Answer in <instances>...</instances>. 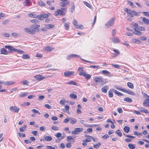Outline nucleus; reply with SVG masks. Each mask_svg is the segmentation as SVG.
<instances>
[{
    "label": "nucleus",
    "instance_id": "obj_1",
    "mask_svg": "<svg viewBox=\"0 0 149 149\" xmlns=\"http://www.w3.org/2000/svg\"><path fill=\"white\" fill-rule=\"evenodd\" d=\"M115 19V17H113L111 18L105 24V27L106 28H108L112 26L114 23Z\"/></svg>",
    "mask_w": 149,
    "mask_h": 149
},
{
    "label": "nucleus",
    "instance_id": "obj_45",
    "mask_svg": "<svg viewBox=\"0 0 149 149\" xmlns=\"http://www.w3.org/2000/svg\"><path fill=\"white\" fill-rule=\"evenodd\" d=\"M22 58L24 59L29 58L30 56L28 54H24L22 55Z\"/></svg>",
    "mask_w": 149,
    "mask_h": 149
},
{
    "label": "nucleus",
    "instance_id": "obj_8",
    "mask_svg": "<svg viewBox=\"0 0 149 149\" xmlns=\"http://www.w3.org/2000/svg\"><path fill=\"white\" fill-rule=\"evenodd\" d=\"M84 67H79L77 70V71L79 72V75L80 76H83L86 73V72L84 70Z\"/></svg>",
    "mask_w": 149,
    "mask_h": 149
},
{
    "label": "nucleus",
    "instance_id": "obj_58",
    "mask_svg": "<svg viewBox=\"0 0 149 149\" xmlns=\"http://www.w3.org/2000/svg\"><path fill=\"white\" fill-rule=\"evenodd\" d=\"M65 103V101L64 100H61L59 102V103L60 104L63 105H64Z\"/></svg>",
    "mask_w": 149,
    "mask_h": 149
},
{
    "label": "nucleus",
    "instance_id": "obj_16",
    "mask_svg": "<svg viewBox=\"0 0 149 149\" xmlns=\"http://www.w3.org/2000/svg\"><path fill=\"white\" fill-rule=\"evenodd\" d=\"M78 57H80V56H79L76 54H71L68 56L67 59L68 60H69L71 58H75Z\"/></svg>",
    "mask_w": 149,
    "mask_h": 149
},
{
    "label": "nucleus",
    "instance_id": "obj_6",
    "mask_svg": "<svg viewBox=\"0 0 149 149\" xmlns=\"http://www.w3.org/2000/svg\"><path fill=\"white\" fill-rule=\"evenodd\" d=\"M83 129L82 128L80 127L76 128L74 129V130L72 132V133L73 134H78L80 132L83 131Z\"/></svg>",
    "mask_w": 149,
    "mask_h": 149
},
{
    "label": "nucleus",
    "instance_id": "obj_54",
    "mask_svg": "<svg viewBox=\"0 0 149 149\" xmlns=\"http://www.w3.org/2000/svg\"><path fill=\"white\" fill-rule=\"evenodd\" d=\"M22 83L24 85H28L29 82L27 80H24L22 81Z\"/></svg>",
    "mask_w": 149,
    "mask_h": 149
},
{
    "label": "nucleus",
    "instance_id": "obj_61",
    "mask_svg": "<svg viewBox=\"0 0 149 149\" xmlns=\"http://www.w3.org/2000/svg\"><path fill=\"white\" fill-rule=\"evenodd\" d=\"M70 123L72 124H74L77 123V120L76 119H71Z\"/></svg>",
    "mask_w": 149,
    "mask_h": 149
},
{
    "label": "nucleus",
    "instance_id": "obj_26",
    "mask_svg": "<svg viewBox=\"0 0 149 149\" xmlns=\"http://www.w3.org/2000/svg\"><path fill=\"white\" fill-rule=\"evenodd\" d=\"M1 54H7L8 52L7 50L3 48H2L1 49Z\"/></svg>",
    "mask_w": 149,
    "mask_h": 149
},
{
    "label": "nucleus",
    "instance_id": "obj_36",
    "mask_svg": "<svg viewBox=\"0 0 149 149\" xmlns=\"http://www.w3.org/2000/svg\"><path fill=\"white\" fill-rule=\"evenodd\" d=\"M54 25H52L50 24H46L45 25V27L48 29H50L53 28L54 27Z\"/></svg>",
    "mask_w": 149,
    "mask_h": 149
},
{
    "label": "nucleus",
    "instance_id": "obj_46",
    "mask_svg": "<svg viewBox=\"0 0 149 149\" xmlns=\"http://www.w3.org/2000/svg\"><path fill=\"white\" fill-rule=\"evenodd\" d=\"M75 8V5L74 3H73L71 8L70 12L71 13H73V12L74 11V10Z\"/></svg>",
    "mask_w": 149,
    "mask_h": 149
},
{
    "label": "nucleus",
    "instance_id": "obj_18",
    "mask_svg": "<svg viewBox=\"0 0 149 149\" xmlns=\"http://www.w3.org/2000/svg\"><path fill=\"white\" fill-rule=\"evenodd\" d=\"M101 73L103 74L107 75V76H109V77H111V76L110 75L111 74V73L109 72L107 70H102L101 71Z\"/></svg>",
    "mask_w": 149,
    "mask_h": 149
},
{
    "label": "nucleus",
    "instance_id": "obj_25",
    "mask_svg": "<svg viewBox=\"0 0 149 149\" xmlns=\"http://www.w3.org/2000/svg\"><path fill=\"white\" fill-rule=\"evenodd\" d=\"M86 79L88 80L91 78V75L89 74H86V72L83 75Z\"/></svg>",
    "mask_w": 149,
    "mask_h": 149
},
{
    "label": "nucleus",
    "instance_id": "obj_34",
    "mask_svg": "<svg viewBox=\"0 0 149 149\" xmlns=\"http://www.w3.org/2000/svg\"><path fill=\"white\" fill-rule=\"evenodd\" d=\"M69 25L70 23L69 22L64 23V26L66 30H68L69 29Z\"/></svg>",
    "mask_w": 149,
    "mask_h": 149
},
{
    "label": "nucleus",
    "instance_id": "obj_53",
    "mask_svg": "<svg viewBox=\"0 0 149 149\" xmlns=\"http://www.w3.org/2000/svg\"><path fill=\"white\" fill-rule=\"evenodd\" d=\"M116 34V30L115 29H113L112 30V36L113 37H114Z\"/></svg>",
    "mask_w": 149,
    "mask_h": 149
},
{
    "label": "nucleus",
    "instance_id": "obj_51",
    "mask_svg": "<svg viewBox=\"0 0 149 149\" xmlns=\"http://www.w3.org/2000/svg\"><path fill=\"white\" fill-rule=\"evenodd\" d=\"M111 65L113 66L114 68H116L120 69V66L118 65L113 64H111Z\"/></svg>",
    "mask_w": 149,
    "mask_h": 149
},
{
    "label": "nucleus",
    "instance_id": "obj_22",
    "mask_svg": "<svg viewBox=\"0 0 149 149\" xmlns=\"http://www.w3.org/2000/svg\"><path fill=\"white\" fill-rule=\"evenodd\" d=\"M109 89V87L107 85H105L101 88L102 91L105 93L107 92V90Z\"/></svg>",
    "mask_w": 149,
    "mask_h": 149
},
{
    "label": "nucleus",
    "instance_id": "obj_31",
    "mask_svg": "<svg viewBox=\"0 0 149 149\" xmlns=\"http://www.w3.org/2000/svg\"><path fill=\"white\" fill-rule=\"evenodd\" d=\"M28 15L29 17H31L38 18V15H36L34 13L29 14H28Z\"/></svg>",
    "mask_w": 149,
    "mask_h": 149
},
{
    "label": "nucleus",
    "instance_id": "obj_60",
    "mask_svg": "<svg viewBox=\"0 0 149 149\" xmlns=\"http://www.w3.org/2000/svg\"><path fill=\"white\" fill-rule=\"evenodd\" d=\"M123 135L125 137H129L130 138H135V137L134 136H130V135H127L125 133H124L123 134Z\"/></svg>",
    "mask_w": 149,
    "mask_h": 149
},
{
    "label": "nucleus",
    "instance_id": "obj_55",
    "mask_svg": "<svg viewBox=\"0 0 149 149\" xmlns=\"http://www.w3.org/2000/svg\"><path fill=\"white\" fill-rule=\"evenodd\" d=\"M89 67L91 68L97 69H99L100 68L99 65H91L89 66Z\"/></svg>",
    "mask_w": 149,
    "mask_h": 149
},
{
    "label": "nucleus",
    "instance_id": "obj_48",
    "mask_svg": "<svg viewBox=\"0 0 149 149\" xmlns=\"http://www.w3.org/2000/svg\"><path fill=\"white\" fill-rule=\"evenodd\" d=\"M132 42L134 43H139L140 42V41L139 40H137L136 39H133L132 40Z\"/></svg>",
    "mask_w": 149,
    "mask_h": 149
},
{
    "label": "nucleus",
    "instance_id": "obj_57",
    "mask_svg": "<svg viewBox=\"0 0 149 149\" xmlns=\"http://www.w3.org/2000/svg\"><path fill=\"white\" fill-rule=\"evenodd\" d=\"M132 13L134 15L136 16H138L139 15V13L138 12H136V11L133 10V11H132Z\"/></svg>",
    "mask_w": 149,
    "mask_h": 149
},
{
    "label": "nucleus",
    "instance_id": "obj_3",
    "mask_svg": "<svg viewBox=\"0 0 149 149\" xmlns=\"http://www.w3.org/2000/svg\"><path fill=\"white\" fill-rule=\"evenodd\" d=\"M116 88L119 91H121L123 92L129 94H130L132 95H135V93L131 91L130 90H127L125 88H120L116 87Z\"/></svg>",
    "mask_w": 149,
    "mask_h": 149
},
{
    "label": "nucleus",
    "instance_id": "obj_21",
    "mask_svg": "<svg viewBox=\"0 0 149 149\" xmlns=\"http://www.w3.org/2000/svg\"><path fill=\"white\" fill-rule=\"evenodd\" d=\"M43 141H50L52 140V138L50 136H44Z\"/></svg>",
    "mask_w": 149,
    "mask_h": 149
},
{
    "label": "nucleus",
    "instance_id": "obj_19",
    "mask_svg": "<svg viewBox=\"0 0 149 149\" xmlns=\"http://www.w3.org/2000/svg\"><path fill=\"white\" fill-rule=\"evenodd\" d=\"M4 84L6 86H10L13 85L15 84V82L11 81H8L5 82H4Z\"/></svg>",
    "mask_w": 149,
    "mask_h": 149
},
{
    "label": "nucleus",
    "instance_id": "obj_38",
    "mask_svg": "<svg viewBox=\"0 0 149 149\" xmlns=\"http://www.w3.org/2000/svg\"><path fill=\"white\" fill-rule=\"evenodd\" d=\"M100 83H101L102 85H104L107 83V81L106 79H104L102 77Z\"/></svg>",
    "mask_w": 149,
    "mask_h": 149
},
{
    "label": "nucleus",
    "instance_id": "obj_49",
    "mask_svg": "<svg viewBox=\"0 0 149 149\" xmlns=\"http://www.w3.org/2000/svg\"><path fill=\"white\" fill-rule=\"evenodd\" d=\"M129 148L130 149H134L135 148V146L134 145L132 144H129L128 145Z\"/></svg>",
    "mask_w": 149,
    "mask_h": 149
},
{
    "label": "nucleus",
    "instance_id": "obj_47",
    "mask_svg": "<svg viewBox=\"0 0 149 149\" xmlns=\"http://www.w3.org/2000/svg\"><path fill=\"white\" fill-rule=\"evenodd\" d=\"M92 138H88L83 141V142H89L91 141Z\"/></svg>",
    "mask_w": 149,
    "mask_h": 149
},
{
    "label": "nucleus",
    "instance_id": "obj_7",
    "mask_svg": "<svg viewBox=\"0 0 149 149\" xmlns=\"http://www.w3.org/2000/svg\"><path fill=\"white\" fill-rule=\"evenodd\" d=\"M73 24L75 26V28L77 29H82L83 28V25L81 24L80 25H77V22L76 19H74L73 21Z\"/></svg>",
    "mask_w": 149,
    "mask_h": 149
},
{
    "label": "nucleus",
    "instance_id": "obj_32",
    "mask_svg": "<svg viewBox=\"0 0 149 149\" xmlns=\"http://www.w3.org/2000/svg\"><path fill=\"white\" fill-rule=\"evenodd\" d=\"M70 97L71 98L75 99H76L77 97V95L74 93H70Z\"/></svg>",
    "mask_w": 149,
    "mask_h": 149
},
{
    "label": "nucleus",
    "instance_id": "obj_23",
    "mask_svg": "<svg viewBox=\"0 0 149 149\" xmlns=\"http://www.w3.org/2000/svg\"><path fill=\"white\" fill-rule=\"evenodd\" d=\"M67 84L73 85L76 86H78L77 83L74 81L70 80L66 83Z\"/></svg>",
    "mask_w": 149,
    "mask_h": 149
},
{
    "label": "nucleus",
    "instance_id": "obj_50",
    "mask_svg": "<svg viewBox=\"0 0 149 149\" xmlns=\"http://www.w3.org/2000/svg\"><path fill=\"white\" fill-rule=\"evenodd\" d=\"M32 111L33 113H37L39 114H40V113L39 112V111L37 109H33L32 110Z\"/></svg>",
    "mask_w": 149,
    "mask_h": 149
},
{
    "label": "nucleus",
    "instance_id": "obj_4",
    "mask_svg": "<svg viewBox=\"0 0 149 149\" xmlns=\"http://www.w3.org/2000/svg\"><path fill=\"white\" fill-rule=\"evenodd\" d=\"M65 14V13L64 11H63L62 10H61L60 9H57L54 14V15L55 16H58L59 15L63 16H64Z\"/></svg>",
    "mask_w": 149,
    "mask_h": 149
},
{
    "label": "nucleus",
    "instance_id": "obj_15",
    "mask_svg": "<svg viewBox=\"0 0 149 149\" xmlns=\"http://www.w3.org/2000/svg\"><path fill=\"white\" fill-rule=\"evenodd\" d=\"M34 77L38 81H40L42 80L45 78L44 76L41 75H38L35 76Z\"/></svg>",
    "mask_w": 149,
    "mask_h": 149
},
{
    "label": "nucleus",
    "instance_id": "obj_27",
    "mask_svg": "<svg viewBox=\"0 0 149 149\" xmlns=\"http://www.w3.org/2000/svg\"><path fill=\"white\" fill-rule=\"evenodd\" d=\"M113 89H110L108 92L109 96L110 97H112L113 96Z\"/></svg>",
    "mask_w": 149,
    "mask_h": 149
},
{
    "label": "nucleus",
    "instance_id": "obj_63",
    "mask_svg": "<svg viewBox=\"0 0 149 149\" xmlns=\"http://www.w3.org/2000/svg\"><path fill=\"white\" fill-rule=\"evenodd\" d=\"M31 22L33 23H37L38 22V21L37 19H33L30 20Z\"/></svg>",
    "mask_w": 149,
    "mask_h": 149
},
{
    "label": "nucleus",
    "instance_id": "obj_56",
    "mask_svg": "<svg viewBox=\"0 0 149 149\" xmlns=\"http://www.w3.org/2000/svg\"><path fill=\"white\" fill-rule=\"evenodd\" d=\"M79 121L84 126H88V127H89L86 124H85V123H84L85 122L84 120H80Z\"/></svg>",
    "mask_w": 149,
    "mask_h": 149
},
{
    "label": "nucleus",
    "instance_id": "obj_39",
    "mask_svg": "<svg viewBox=\"0 0 149 149\" xmlns=\"http://www.w3.org/2000/svg\"><path fill=\"white\" fill-rule=\"evenodd\" d=\"M124 100L125 101H126L129 102H131L132 101V99L128 97L124 98Z\"/></svg>",
    "mask_w": 149,
    "mask_h": 149
},
{
    "label": "nucleus",
    "instance_id": "obj_29",
    "mask_svg": "<svg viewBox=\"0 0 149 149\" xmlns=\"http://www.w3.org/2000/svg\"><path fill=\"white\" fill-rule=\"evenodd\" d=\"M142 21L146 24H149V19L145 17L143 18Z\"/></svg>",
    "mask_w": 149,
    "mask_h": 149
},
{
    "label": "nucleus",
    "instance_id": "obj_10",
    "mask_svg": "<svg viewBox=\"0 0 149 149\" xmlns=\"http://www.w3.org/2000/svg\"><path fill=\"white\" fill-rule=\"evenodd\" d=\"M49 17L48 14L43 13L41 15H38V18L41 20H42L44 18H47Z\"/></svg>",
    "mask_w": 149,
    "mask_h": 149
},
{
    "label": "nucleus",
    "instance_id": "obj_64",
    "mask_svg": "<svg viewBox=\"0 0 149 149\" xmlns=\"http://www.w3.org/2000/svg\"><path fill=\"white\" fill-rule=\"evenodd\" d=\"M46 147L47 149H56L54 147H52V146H46Z\"/></svg>",
    "mask_w": 149,
    "mask_h": 149
},
{
    "label": "nucleus",
    "instance_id": "obj_37",
    "mask_svg": "<svg viewBox=\"0 0 149 149\" xmlns=\"http://www.w3.org/2000/svg\"><path fill=\"white\" fill-rule=\"evenodd\" d=\"M113 92L118 96H123V94L121 93L118 91H117L113 89Z\"/></svg>",
    "mask_w": 149,
    "mask_h": 149
},
{
    "label": "nucleus",
    "instance_id": "obj_43",
    "mask_svg": "<svg viewBox=\"0 0 149 149\" xmlns=\"http://www.w3.org/2000/svg\"><path fill=\"white\" fill-rule=\"evenodd\" d=\"M137 31H144L145 30V28L142 26H139L137 29Z\"/></svg>",
    "mask_w": 149,
    "mask_h": 149
},
{
    "label": "nucleus",
    "instance_id": "obj_17",
    "mask_svg": "<svg viewBox=\"0 0 149 149\" xmlns=\"http://www.w3.org/2000/svg\"><path fill=\"white\" fill-rule=\"evenodd\" d=\"M143 105L145 107H147L149 105V99H145L143 102Z\"/></svg>",
    "mask_w": 149,
    "mask_h": 149
},
{
    "label": "nucleus",
    "instance_id": "obj_20",
    "mask_svg": "<svg viewBox=\"0 0 149 149\" xmlns=\"http://www.w3.org/2000/svg\"><path fill=\"white\" fill-rule=\"evenodd\" d=\"M61 134L60 133H58L55 134V136L57 138H59L61 137V138L60 139H63L65 136V135H64L63 136H61Z\"/></svg>",
    "mask_w": 149,
    "mask_h": 149
},
{
    "label": "nucleus",
    "instance_id": "obj_33",
    "mask_svg": "<svg viewBox=\"0 0 149 149\" xmlns=\"http://www.w3.org/2000/svg\"><path fill=\"white\" fill-rule=\"evenodd\" d=\"M65 2V1L61 2L60 3V6L63 7H65L67 6V4L69 3V2H67L66 3Z\"/></svg>",
    "mask_w": 149,
    "mask_h": 149
},
{
    "label": "nucleus",
    "instance_id": "obj_9",
    "mask_svg": "<svg viewBox=\"0 0 149 149\" xmlns=\"http://www.w3.org/2000/svg\"><path fill=\"white\" fill-rule=\"evenodd\" d=\"M74 71H66L64 73V76L65 77H69L74 75Z\"/></svg>",
    "mask_w": 149,
    "mask_h": 149
},
{
    "label": "nucleus",
    "instance_id": "obj_62",
    "mask_svg": "<svg viewBox=\"0 0 149 149\" xmlns=\"http://www.w3.org/2000/svg\"><path fill=\"white\" fill-rule=\"evenodd\" d=\"M84 4L87 6L88 7V8H91V5L89 3H87V2H86V1H84Z\"/></svg>",
    "mask_w": 149,
    "mask_h": 149
},
{
    "label": "nucleus",
    "instance_id": "obj_35",
    "mask_svg": "<svg viewBox=\"0 0 149 149\" xmlns=\"http://www.w3.org/2000/svg\"><path fill=\"white\" fill-rule=\"evenodd\" d=\"M130 129L129 127L127 126H125L123 130L126 133H128L129 132Z\"/></svg>",
    "mask_w": 149,
    "mask_h": 149
},
{
    "label": "nucleus",
    "instance_id": "obj_24",
    "mask_svg": "<svg viewBox=\"0 0 149 149\" xmlns=\"http://www.w3.org/2000/svg\"><path fill=\"white\" fill-rule=\"evenodd\" d=\"M44 49L45 50H47L49 52H51L54 49V48L52 47L49 46H45L44 47Z\"/></svg>",
    "mask_w": 149,
    "mask_h": 149
},
{
    "label": "nucleus",
    "instance_id": "obj_13",
    "mask_svg": "<svg viewBox=\"0 0 149 149\" xmlns=\"http://www.w3.org/2000/svg\"><path fill=\"white\" fill-rule=\"evenodd\" d=\"M110 39L111 40L112 42L113 43H118L120 42L119 39L118 37L114 38H111Z\"/></svg>",
    "mask_w": 149,
    "mask_h": 149
},
{
    "label": "nucleus",
    "instance_id": "obj_40",
    "mask_svg": "<svg viewBox=\"0 0 149 149\" xmlns=\"http://www.w3.org/2000/svg\"><path fill=\"white\" fill-rule=\"evenodd\" d=\"M115 133L120 137L122 136V133L121 132L120 130H118L116 131Z\"/></svg>",
    "mask_w": 149,
    "mask_h": 149
},
{
    "label": "nucleus",
    "instance_id": "obj_5",
    "mask_svg": "<svg viewBox=\"0 0 149 149\" xmlns=\"http://www.w3.org/2000/svg\"><path fill=\"white\" fill-rule=\"evenodd\" d=\"M24 31L29 34H34L35 33L36 30L30 28H25L23 29Z\"/></svg>",
    "mask_w": 149,
    "mask_h": 149
},
{
    "label": "nucleus",
    "instance_id": "obj_59",
    "mask_svg": "<svg viewBox=\"0 0 149 149\" xmlns=\"http://www.w3.org/2000/svg\"><path fill=\"white\" fill-rule=\"evenodd\" d=\"M39 5L40 6H44L45 4L42 1H40L38 2Z\"/></svg>",
    "mask_w": 149,
    "mask_h": 149
},
{
    "label": "nucleus",
    "instance_id": "obj_11",
    "mask_svg": "<svg viewBox=\"0 0 149 149\" xmlns=\"http://www.w3.org/2000/svg\"><path fill=\"white\" fill-rule=\"evenodd\" d=\"M5 47L8 49L9 51H14L16 52H17L18 50L17 49L13 48V46H11L10 45H5Z\"/></svg>",
    "mask_w": 149,
    "mask_h": 149
},
{
    "label": "nucleus",
    "instance_id": "obj_2",
    "mask_svg": "<svg viewBox=\"0 0 149 149\" xmlns=\"http://www.w3.org/2000/svg\"><path fill=\"white\" fill-rule=\"evenodd\" d=\"M131 25L132 26L134 27V31L133 33L137 35H141L142 33L139 31H137V29L139 27L138 24L135 22H133L132 23Z\"/></svg>",
    "mask_w": 149,
    "mask_h": 149
},
{
    "label": "nucleus",
    "instance_id": "obj_52",
    "mask_svg": "<svg viewBox=\"0 0 149 149\" xmlns=\"http://www.w3.org/2000/svg\"><path fill=\"white\" fill-rule=\"evenodd\" d=\"M28 94V93L27 92H25L23 94H21L19 95V97H24L26 96Z\"/></svg>",
    "mask_w": 149,
    "mask_h": 149
},
{
    "label": "nucleus",
    "instance_id": "obj_12",
    "mask_svg": "<svg viewBox=\"0 0 149 149\" xmlns=\"http://www.w3.org/2000/svg\"><path fill=\"white\" fill-rule=\"evenodd\" d=\"M5 47L8 49L9 51H14L16 52H17L18 50L17 49L13 48V46H11L10 45H5Z\"/></svg>",
    "mask_w": 149,
    "mask_h": 149
},
{
    "label": "nucleus",
    "instance_id": "obj_30",
    "mask_svg": "<svg viewBox=\"0 0 149 149\" xmlns=\"http://www.w3.org/2000/svg\"><path fill=\"white\" fill-rule=\"evenodd\" d=\"M102 77L101 76L96 77L94 79V80L96 83H100Z\"/></svg>",
    "mask_w": 149,
    "mask_h": 149
},
{
    "label": "nucleus",
    "instance_id": "obj_28",
    "mask_svg": "<svg viewBox=\"0 0 149 149\" xmlns=\"http://www.w3.org/2000/svg\"><path fill=\"white\" fill-rule=\"evenodd\" d=\"M113 51L115 52H116V54H114L112 56L113 57H115L117 56L120 54V52L117 49H113Z\"/></svg>",
    "mask_w": 149,
    "mask_h": 149
},
{
    "label": "nucleus",
    "instance_id": "obj_14",
    "mask_svg": "<svg viewBox=\"0 0 149 149\" xmlns=\"http://www.w3.org/2000/svg\"><path fill=\"white\" fill-rule=\"evenodd\" d=\"M10 109L11 111H13L14 112L17 113L19 111V109L15 106H11L10 108Z\"/></svg>",
    "mask_w": 149,
    "mask_h": 149
},
{
    "label": "nucleus",
    "instance_id": "obj_44",
    "mask_svg": "<svg viewBox=\"0 0 149 149\" xmlns=\"http://www.w3.org/2000/svg\"><path fill=\"white\" fill-rule=\"evenodd\" d=\"M101 145V143H97L93 145V147L96 148H98L99 146Z\"/></svg>",
    "mask_w": 149,
    "mask_h": 149
},
{
    "label": "nucleus",
    "instance_id": "obj_41",
    "mask_svg": "<svg viewBox=\"0 0 149 149\" xmlns=\"http://www.w3.org/2000/svg\"><path fill=\"white\" fill-rule=\"evenodd\" d=\"M40 26V25H38L37 24H35V25H33L31 26V27L32 28H33V29H35L39 27Z\"/></svg>",
    "mask_w": 149,
    "mask_h": 149
},
{
    "label": "nucleus",
    "instance_id": "obj_42",
    "mask_svg": "<svg viewBox=\"0 0 149 149\" xmlns=\"http://www.w3.org/2000/svg\"><path fill=\"white\" fill-rule=\"evenodd\" d=\"M127 85L131 89H133L134 88V86L133 84L131 82H128L127 83Z\"/></svg>",
    "mask_w": 149,
    "mask_h": 149
}]
</instances>
